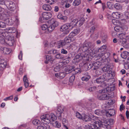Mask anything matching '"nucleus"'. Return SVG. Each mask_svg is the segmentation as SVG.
<instances>
[{
    "mask_svg": "<svg viewBox=\"0 0 129 129\" xmlns=\"http://www.w3.org/2000/svg\"><path fill=\"white\" fill-rule=\"evenodd\" d=\"M94 47V44L91 42H85L80 45V49L83 52L82 54L84 55V57H87L92 52V49Z\"/></svg>",
    "mask_w": 129,
    "mask_h": 129,
    "instance_id": "1",
    "label": "nucleus"
},
{
    "mask_svg": "<svg viewBox=\"0 0 129 129\" xmlns=\"http://www.w3.org/2000/svg\"><path fill=\"white\" fill-rule=\"evenodd\" d=\"M90 121L91 122V124L88 125L89 129H96L102 126L103 123H106V121L98 118L95 116H91Z\"/></svg>",
    "mask_w": 129,
    "mask_h": 129,
    "instance_id": "2",
    "label": "nucleus"
},
{
    "mask_svg": "<svg viewBox=\"0 0 129 129\" xmlns=\"http://www.w3.org/2000/svg\"><path fill=\"white\" fill-rule=\"evenodd\" d=\"M107 90L106 89L103 88L99 90V93L101 94L98 97V98L100 100H105L110 99V96L109 94H107Z\"/></svg>",
    "mask_w": 129,
    "mask_h": 129,
    "instance_id": "3",
    "label": "nucleus"
},
{
    "mask_svg": "<svg viewBox=\"0 0 129 129\" xmlns=\"http://www.w3.org/2000/svg\"><path fill=\"white\" fill-rule=\"evenodd\" d=\"M113 67V64L108 62L102 69L103 72H106L109 74H111L112 71V68Z\"/></svg>",
    "mask_w": 129,
    "mask_h": 129,
    "instance_id": "4",
    "label": "nucleus"
},
{
    "mask_svg": "<svg viewBox=\"0 0 129 129\" xmlns=\"http://www.w3.org/2000/svg\"><path fill=\"white\" fill-rule=\"evenodd\" d=\"M106 48L107 46L106 45H103L99 49L98 51L100 52H102V56L104 55V56L106 57V58H107L109 57L110 55V53L108 52L104 53L103 52L104 51L106 50Z\"/></svg>",
    "mask_w": 129,
    "mask_h": 129,
    "instance_id": "5",
    "label": "nucleus"
},
{
    "mask_svg": "<svg viewBox=\"0 0 129 129\" xmlns=\"http://www.w3.org/2000/svg\"><path fill=\"white\" fill-rule=\"evenodd\" d=\"M70 27L69 25V23L64 24L61 26L60 28L61 31L63 32L65 34H68L70 31L69 28Z\"/></svg>",
    "mask_w": 129,
    "mask_h": 129,
    "instance_id": "6",
    "label": "nucleus"
},
{
    "mask_svg": "<svg viewBox=\"0 0 129 129\" xmlns=\"http://www.w3.org/2000/svg\"><path fill=\"white\" fill-rule=\"evenodd\" d=\"M64 110V107L62 106H59L57 107V116L58 117L59 119H61V114L63 112Z\"/></svg>",
    "mask_w": 129,
    "mask_h": 129,
    "instance_id": "7",
    "label": "nucleus"
},
{
    "mask_svg": "<svg viewBox=\"0 0 129 129\" xmlns=\"http://www.w3.org/2000/svg\"><path fill=\"white\" fill-rule=\"evenodd\" d=\"M6 3L7 7H9V9L11 11H13L15 9V5L13 2L8 1L6 2Z\"/></svg>",
    "mask_w": 129,
    "mask_h": 129,
    "instance_id": "8",
    "label": "nucleus"
},
{
    "mask_svg": "<svg viewBox=\"0 0 129 129\" xmlns=\"http://www.w3.org/2000/svg\"><path fill=\"white\" fill-rule=\"evenodd\" d=\"M43 19L45 20H48L52 17L51 14L49 12H44L42 13Z\"/></svg>",
    "mask_w": 129,
    "mask_h": 129,
    "instance_id": "9",
    "label": "nucleus"
},
{
    "mask_svg": "<svg viewBox=\"0 0 129 129\" xmlns=\"http://www.w3.org/2000/svg\"><path fill=\"white\" fill-rule=\"evenodd\" d=\"M74 68L75 67L74 66H72L70 67L69 70V72L70 73L73 71L74 72L75 74H77L78 73H80L81 72V69L80 68H77L75 69H74Z\"/></svg>",
    "mask_w": 129,
    "mask_h": 129,
    "instance_id": "10",
    "label": "nucleus"
},
{
    "mask_svg": "<svg viewBox=\"0 0 129 129\" xmlns=\"http://www.w3.org/2000/svg\"><path fill=\"white\" fill-rule=\"evenodd\" d=\"M105 76L104 75L102 76L97 78L96 80H95L94 82H96L98 83H101L105 81Z\"/></svg>",
    "mask_w": 129,
    "mask_h": 129,
    "instance_id": "11",
    "label": "nucleus"
},
{
    "mask_svg": "<svg viewBox=\"0 0 129 129\" xmlns=\"http://www.w3.org/2000/svg\"><path fill=\"white\" fill-rule=\"evenodd\" d=\"M63 63L61 62L59 64H57L54 68V71L56 72L59 71L63 68Z\"/></svg>",
    "mask_w": 129,
    "mask_h": 129,
    "instance_id": "12",
    "label": "nucleus"
},
{
    "mask_svg": "<svg viewBox=\"0 0 129 129\" xmlns=\"http://www.w3.org/2000/svg\"><path fill=\"white\" fill-rule=\"evenodd\" d=\"M65 75L66 74L65 73L61 72L56 73L55 74V76L58 78L62 79L65 76Z\"/></svg>",
    "mask_w": 129,
    "mask_h": 129,
    "instance_id": "13",
    "label": "nucleus"
},
{
    "mask_svg": "<svg viewBox=\"0 0 129 129\" xmlns=\"http://www.w3.org/2000/svg\"><path fill=\"white\" fill-rule=\"evenodd\" d=\"M78 22V20L77 19H75L73 20L70 23H69V25L70 27H71V28H73L74 27L77 25Z\"/></svg>",
    "mask_w": 129,
    "mask_h": 129,
    "instance_id": "14",
    "label": "nucleus"
},
{
    "mask_svg": "<svg viewBox=\"0 0 129 129\" xmlns=\"http://www.w3.org/2000/svg\"><path fill=\"white\" fill-rule=\"evenodd\" d=\"M2 31V30L0 29V34H2V35L3 36V37H4L5 38H7L8 39V41L12 40V39L11 37L8 36L7 33V35L6 34H5V33H3Z\"/></svg>",
    "mask_w": 129,
    "mask_h": 129,
    "instance_id": "15",
    "label": "nucleus"
},
{
    "mask_svg": "<svg viewBox=\"0 0 129 129\" xmlns=\"http://www.w3.org/2000/svg\"><path fill=\"white\" fill-rule=\"evenodd\" d=\"M99 62H96L93 63L91 64V65L92 66L91 69L92 70H96L97 69L100 67V65L99 64Z\"/></svg>",
    "mask_w": 129,
    "mask_h": 129,
    "instance_id": "16",
    "label": "nucleus"
},
{
    "mask_svg": "<svg viewBox=\"0 0 129 129\" xmlns=\"http://www.w3.org/2000/svg\"><path fill=\"white\" fill-rule=\"evenodd\" d=\"M90 78V76L88 74L86 73L84 74V76L81 79L83 81H87Z\"/></svg>",
    "mask_w": 129,
    "mask_h": 129,
    "instance_id": "17",
    "label": "nucleus"
},
{
    "mask_svg": "<svg viewBox=\"0 0 129 129\" xmlns=\"http://www.w3.org/2000/svg\"><path fill=\"white\" fill-rule=\"evenodd\" d=\"M81 119L85 121H90L91 120L90 117L85 114H83Z\"/></svg>",
    "mask_w": 129,
    "mask_h": 129,
    "instance_id": "18",
    "label": "nucleus"
},
{
    "mask_svg": "<svg viewBox=\"0 0 129 129\" xmlns=\"http://www.w3.org/2000/svg\"><path fill=\"white\" fill-rule=\"evenodd\" d=\"M7 64V62L5 60L0 59V66L1 68H5Z\"/></svg>",
    "mask_w": 129,
    "mask_h": 129,
    "instance_id": "19",
    "label": "nucleus"
},
{
    "mask_svg": "<svg viewBox=\"0 0 129 129\" xmlns=\"http://www.w3.org/2000/svg\"><path fill=\"white\" fill-rule=\"evenodd\" d=\"M42 7L44 10L47 11H50L52 9L51 6L49 5L48 4L43 5Z\"/></svg>",
    "mask_w": 129,
    "mask_h": 129,
    "instance_id": "20",
    "label": "nucleus"
},
{
    "mask_svg": "<svg viewBox=\"0 0 129 129\" xmlns=\"http://www.w3.org/2000/svg\"><path fill=\"white\" fill-rule=\"evenodd\" d=\"M74 40V39H72L69 37V36L66 37L63 41L65 42V44L66 43H70Z\"/></svg>",
    "mask_w": 129,
    "mask_h": 129,
    "instance_id": "21",
    "label": "nucleus"
},
{
    "mask_svg": "<svg viewBox=\"0 0 129 129\" xmlns=\"http://www.w3.org/2000/svg\"><path fill=\"white\" fill-rule=\"evenodd\" d=\"M57 17L58 19L63 20V21H66L67 20V17L66 16H63L61 14H58Z\"/></svg>",
    "mask_w": 129,
    "mask_h": 129,
    "instance_id": "22",
    "label": "nucleus"
},
{
    "mask_svg": "<svg viewBox=\"0 0 129 129\" xmlns=\"http://www.w3.org/2000/svg\"><path fill=\"white\" fill-rule=\"evenodd\" d=\"M57 47L59 48L64 46L65 45V42L63 40H60L57 43Z\"/></svg>",
    "mask_w": 129,
    "mask_h": 129,
    "instance_id": "23",
    "label": "nucleus"
},
{
    "mask_svg": "<svg viewBox=\"0 0 129 129\" xmlns=\"http://www.w3.org/2000/svg\"><path fill=\"white\" fill-rule=\"evenodd\" d=\"M51 24L52 26L54 27V28L55 27L58 25V24L57 21H55L54 19H52L51 20Z\"/></svg>",
    "mask_w": 129,
    "mask_h": 129,
    "instance_id": "24",
    "label": "nucleus"
},
{
    "mask_svg": "<svg viewBox=\"0 0 129 129\" xmlns=\"http://www.w3.org/2000/svg\"><path fill=\"white\" fill-rule=\"evenodd\" d=\"M129 55V53L127 51H124L122 52L121 54V57L123 58H126Z\"/></svg>",
    "mask_w": 129,
    "mask_h": 129,
    "instance_id": "25",
    "label": "nucleus"
},
{
    "mask_svg": "<svg viewBox=\"0 0 129 129\" xmlns=\"http://www.w3.org/2000/svg\"><path fill=\"white\" fill-rule=\"evenodd\" d=\"M85 20V19L83 17H82L79 20H78L77 23L78 25V26H81L84 23Z\"/></svg>",
    "mask_w": 129,
    "mask_h": 129,
    "instance_id": "26",
    "label": "nucleus"
},
{
    "mask_svg": "<svg viewBox=\"0 0 129 129\" xmlns=\"http://www.w3.org/2000/svg\"><path fill=\"white\" fill-rule=\"evenodd\" d=\"M49 118H50V115L49 114H45L42 115L41 116L40 118L41 120H44Z\"/></svg>",
    "mask_w": 129,
    "mask_h": 129,
    "instance_id": "27",
    "label": "nucleus"
},
{
    "mask_svg": "<svg viewBox=\"0 0 129 129\" xmlns=\"http://www.w3.org/2000/svg\"><path fill=\"white\" fill-rule=\"evenodd\" d=\"M112 15L114 18L118 19L120 17V14H119L118 12H113L112 13Z\"/></svg>",
    "mask_w": 129,
    "mask_h": 129,
    "instance_id": "28",
    "label": "nucleus"
},
{
    "mask_svg": "<svg viewBox=\"0 0 129 129\" xmlns=\"http://www.w3.org/2000/svg\"><path fill=\"white\" fill-rule=\"evenodd\" d=\"M54 29V27L52 26L51 25H48L47 31L46 32V33H48L52 32Z\"/></svg>",
    "mask_w": 129,
    "mask_h": 129,
    "instance_id": "29",
    "label": "nucleus"
},
{
    "mask_svg": "<svg viewBox=\"0 0 129 129\" xmlns=\"http://www.w3.org/2000/svg\"><path fill=\"white\" fill-rule=\"evenodd\" d=\"M96 27L95 25H93L91 26L89 30V32L92 34H93Z\"/></svg>",
    "mask_w": 129,
    "mask_h": 129,
    "instance_id": "30",
    "label": "nucleus"
},
{
    "mask_svg": "<svg viewBox=\"0 0 129 129\" xmlns=\"http://www.w3.org/2000/svg\"><path fill=\"white\" fill-rule=\"evenodd\" d=\"M81 3L80 0H75L73 2V5L75 6H77L79 5Z\"/></svg>",
    "mask_w": 129,
    "mask_h": 129,
    "instance_id": "31",
    "label": "nucleus"
},
{
    "mask_svg": "<svg viewBox=\"0 0 129 129\" xmlns=\"http://www.w3.org/2000/svg\"><path fill=\"white\" fill-rule=\"evenodd\" d=\"M46 60L45 61V63L47 64L48 63L49 61L52 60V57L51 55H47L46 57Z\"/></svg>",
    "mask_w": 129,
    "mask_h": 129,
    "instance_id": "32",
    "label": "nucleus"
},
{
    "mask_svg": "<svg viewBox=\"0 0 129 129\" xmlns=\"http://www.w3.org/2000/svg\"><path fill=\"white\" fill-rule=\"evenodd\" d=\"M8 33H14L16 31V29L15 28H7Z\"/></svg>",
    "mask_w": 129,
    "mask_h": 129,
    "instance_id": "33",
    "label": "nucleus"
},
{
    "mask_svg": "<svg viewBox=\"0 0 129 129\" xmlns=\"http://www.w3.org/2000/svg\"><path fill=\"white\" fill-rule=\"evenodd\" d=\"M118 42L121 43V45L122 46H124L126 44V40L124 38L122 39H119Z\"/></svg>",
    "mask_w": 129,
    "mask_h": 129,
    "instance_id": "34",
    "label": "nucleus"
},
{
    "mask_svg": "<svg viewBox=\"0 0 129 129\" xmlns=\"http://www.w3.org/2000/svg\"><path fill=\"white\" fill-rule=\"evenodd\" d=\"M55 57L57 59H63L64 58L63 55L60 53L57 54L55 55Z\"/></svg>",
    "mask_w": 129,
    "mask_h": 129,
    "instance_id": "35",
    "label": "nucleus"
},
{
    "mask_svg": "<svg viewBox=\"0 0 129 129\" xmlns=\"http://www.w3.org/2000/svg\"><path fill=\"white\" fill-rule=\"evenodd\" d=\"M84 66L86 70H89L91 69L92 67L91 64L90 63H85Z\"/></svg>",
    "mask_w": 129,
    "mask_h": 129,
    "instance_id": "36",
    "label": "nucleus"
},
{
    "mask_svg": "<svg viewBox=\"0 0 129 129\" xmlns=\"http://www.w3.org/2000/svg\"><path fill=\"white\" fill-rule=\"evenodd\" d=\"M4 49V53L5 54H9L11 52V49L9 48L5 47Z\"/></svg>",
    "mask_w": 129,
    "mask_h": 129,
    "instance_id": "37",
    "label": "nucleus"
},
{
    "mask_svg": "<svg viewBox=\"0 0 129 129\" xmlns=\"http://www.w3.org/2000/svg\"><path fill=\"white\" fill-rule=\"evenodd\" d=\"M50 118H49L44 120H42L41 121L44 124H48L50 122Z\"/></svg>",
    "mask_w": 129,
    "mask_h": 129,
    "instance_id": "38",
    "label": "nucleus"
},
{
    "mask_svg": "<svg viewBox=\"0 0 129 129\" xmlns=\"http://www.w3.org/2000/svg\"><path fill=\"white\" fill-rule=\"evenodd\" d=\"M50 119H51V120H52V121H53L54 120H55L57 119L56 116L53 113H51L50 114Z\"/></svg>",
    "mask_w": 129,
    "mask_h": 129,
    "instance_id": "39",
    "label": "nucleus"
},
{
    "mask_svg": "<svg viewBox=\"0 0 129 129\" xmlns=\"http://www.w3.org/2000/svg\"><path fill=\"white\" fill-rule=\"evenodd\" d=\"M108 113L110 116H113L115 114V111L114 110H111L109 111Z\"/></svg>",
    "mask_w": 129,
    "mask_h": 129,
    "instance_id": "40",
    "label": "nucleus"
},
{
    "mask_svg": "<svg viewBox=\"0 0 129 129\" xmlns=\"http://www.w3.org/2000/svg\"><path fill=\"white\" fill-rule=\"evenodd\" d=\"M40 122V121L38 119L34 120L33 121V123L34 125H38Z\"/></svg>",
    "mask_w": 129,
    "mask_h": 129,
    "instance_id": "41",
    "label": "nucleus"
},
{
    "mask_svg": "<svg viewBox=\"0 0 129 129\" xmlns=\"http://www.w3.org/2000/svg\"><path fill=\"white\" fill-rule=\"evenodd\" d=\"M119 21L118 20L115 19H112V22L114 25H118L119 23Z\"/></svg>",
    "mask_w": 129,
    "mask_h": 129,
    "instance_id": "42",
    "label": "nucleus"
},
{
    "mask_svg": "<svg viewBox=\"0 0 129 129\" xmlns=\"http://www.w3.org/2000/svg\"><path fill=\"white\" fill-rule=\"evenodd\" d=\"M48 26L47 24H43L42 26V29L43 30H46V32L47 31V29L48 28Z\"/></svg>",
    "mask_w": 129,
    "mask_h": 129,
    "instance_id": "43",
    "label": "nucleus"
},
{
    "mask_svg": "<svg viewBox=\"0 0 129 129\" xmlns=\"http://www.w3.org/2000/svg\"><path fill=\"white\" fill-rule=\"evenodd\" d=\"M107 36L106 35H104L103 36L102 38V41L103 43L106 42L107 41Z\"/></svg>",
    "mask_w": 129,
    "mask_h": 129,
    "instance_id": "44",
    "label": "nucleus"
},
{
    "mask_svg": "<svg viewBox=\"0 0 129 129\" xmlns=\"http://www.w3.org/2000/svg\"><path fill=\"white\" fill-rule=\"evenodd\" d=\"M46 126L44 124H43L37 127V129H46Z\"/></svg>",
    "mask_w": 129,
    "mask_h": 129,
    "instance_id": "45",
    "label": "nucleus"
},
{
    "mask_svg": "<svg viewBox=\"0 0 129 129\" xmlns=\"http://www.w3.org/2000/svg\"><path fill=\"white\" fill-rule=\"evenodd\" d=\"M6 20L7 23L8 25H11L14 22V21H12L11 19H8Z\"/></svg>",
    "mask_w": 129,
    "mask_h": 129,
    "instance_id": "46",
    "label": "nucleus"
},
{
    "mask_svg": "<svg viewBox=\"0 0 129 129\" xmlns=\"http://www.w3.org/2000/svg\"><path fill=\"white\" fill-rule=\"evenodd\" d=\"M82 55L81 54H80V55H79V54L77 55L75 57V58L74 59V60H77L79 58H80V57H84V55Z\"/></svg>",
    "mask_w": 129,
    "mask_h": 129,
    "instance_id": "47",
    "label": "nucleus"
},
{
    "mask_svg": "<svg viewBox=\"0 0 129 129\" xmlns=\"http://www.w3.org/2000/svg\"><path fill=\"white\" fill-rule=\"evenodd\" d=\"M75 78V76L74 75L71 76L69 78V81L70 82H72L74 81Z\"/></svg>",
    "mask_w": 129,
    "mask_h": 129,
    "instance_id": "48",
    "label": "nucleus"
},
{
    "mask_svg": "<svg viewBox=\"0 0 129 129\" xmlns=\"http://www.w3.org/2000/svg\"><path fill=\"white\" fill-rule=\"evenodd\" d=\"M94 113L97 115H99L102 114V112L99 110H96L95 111Z\"/></svg>",
    "mask_w": 129,
    "mask_h": 129,
    "instance_id": "49",
    "label": "nucleus"
},
{
    "mask_svg": "<svg viewBox=\"0 0 129 129\" xmlns=\"http://www.w3.org/2000/svg\"><path fill=\"white\" fill-rule=\"evenodd\" d=\"M76 116L79 119H81L82 117V116L79 112H77L76 113Z\"/></svg>",
    "mask_w": 129,
    "mask_h": 129,
    "instance_id": "50",
    "label": "nucleus"
},
{
    "mask_svg": "<svg viewBox=\"0 0 129 129\" xmlns=\"http://www.w3.org/2000/svg\"><path fill=\"white\" fill-rule=\"evenodd\" d=\"M114 122V120L112 119H109L108 122H107V123L110 125H112L113 123Z\"/></svg>",
    "mask_w": 129,
    "mask_h": 129,
    "instance_id": "51",
    "label": "nucleus"
},
{
    "mask_svg": "<svg viewBox=\"0 0 129 129\" xmlns=\"http://www.w3.org/2000/svg\"><path fill=\"white\" fill-rule=\"evenodd\" d=\"M6 25L5 23L3 22H0V27L4 28L5 27Z\"/></svg>",
    "mask_w": 129,
    "mask_h": 129,
    "instance_id": "52",
    "label": "nucleus"
},
{
    "mask_svg": "<svg viewBox=\"0 0 129 129\" xmlns=\"http://www.w3.org/2000/svg\"><path fill=\"white\" fill-rule=\"evenodd\" d=\"M55 123V124L56 127L58 128H59L61 127V124L58 121H56Z\"/></svg>",
    "mask_w": 129,
    "mask_h": 129,
    "instance_id": "53",
    "label": "nucleus"
},
{
    "mask_svg": "<svg viewBox=\"0 0 129 129\" xmlns=\"http://www.w3.org/2000/svg\"><path fill=\"white\" fill-rule=\"evenodd\" d=\"M75 36L76 35L73 31H72L70 33L68 36L71 38L74 39L73 37Z\"/></svg>",
    "mask_w": 129,
    "mask_h": 129,
    "instance_id": "54",
    "label": "nucleus"
},
{
    "mask_svg": "<svg viewBox=\"0 0 129 129\" xmlns=\"http://www.w3.org/2000/svg\"><path fill=\"white\" fill-rule=\"evenodd\" d=\"M114 7L116 9H119L120 8V6L119 4L116 3L115 4Z\"/></svg>",
    "mask_w": 129,
    "mask_h": 129,
    "instance_id": "55",
    "label": "nucleus"
},
{
    "mask_svg": "<svg viewBox=\"0 0 129 129\" xmlns=\"http://www.w3.org/2000/svg\"><path fill=\"white\" fill-rule=\"evenodd\" d=\"M118 37L120 39H122L124 38L125 37V35L123 34H119Z\"/></svg>",
    "mask_w": 129,
    "mask_h": 129,
    "instance_id": "56",
    "label": "nucleus"
},
{
    "mask_svg": "<svg viewBox=\"0 0 129 129\" xmlns=\"http://www.w3.org/2000/svg\"><path fill=\"white\" fill-rule=\"evenodd\" d=\"M13 98V95H11L9 97H6L4 99V100L5 101H7L10 100H12Z\"/></svg>",
    "mask_w": 129,
    "mask_h": 129,
    "instance_id": "57",
    "label": "nucleus"
},
{
    "mask_svg": "<svg viewBox=\"0 0 129 129\" xmlns=\"http://www.w3.org/2000/svg\"><path fill=\"white\" fill-rule=\"evenodd\" d=\"M73 32L76 35L79 33L80 30L79 29H74V30Z\"/></svg>",
    "mask_w": 129,
    "mask_h": 129,
    "instance_id": "58",
    "label": "nucleus"
},
{
    "mask_svg": "<svg viewBox=\"0 0 129 129\" xmlns=\"http://www.w3.org/2000/svg\"><path fill=\"white\" fill-rule=\"evenodd\" d=\"M5 43L4 37L1 36H0V43L2 44H4Z\"/></svg>",
    "mask_w": 129,
    "mask_h": 129,
    "instance_id": "59",
    "label": "nucleus"
},
{
    "mask_svg": "<svg viewBox=\"0 0 129 129\" xmlns=\"http://www.w3.org/2000/svg\"><path fill=\"white\" fill-rule=\"evenodd\" d=\"M96 88L95 87H90L88 89V90L89 91L91 92L93 91Z\"/></svg>",
    "mask_w": 129,
    "mask_h": 129,
    "instance_id": "60",
    "label": "nucleus"
},
{
    "mask_svg": "<svg viewBox=\"0 0 129 129\" xmlns=\"http://www.w3.org/2000/svg\"><path fill=\"white\" fill-rule=\"evenodd\" d=\"M68 51L64 49H63L61 50V53L66 54L68 53Z\"/></svg>",
    "mask_w": 129,
    "mask_h": 129,
    "instance_id": "61",
    "label": "nucleus"
},
{
    "mask_svg": "<svg viewBox=\"0 0 129 129\" xmlns=\"http://www.w3.org/2000/svg\"><path fill=\"white\" fill-rule=\"evenodd\" d=\"M62 123L63 125V126L64 127L66 128V127L65 126H67L66 125V123H67V120H66L65 119H63L62 120Z\"/></svg>",
    "mask_w": 129,
    "mask_h": 129,
    "instance_id": "62",
    "label": "nucleus"
},
{
    "mask_svg": "<svg viewBox=\"0 0 129 129\" xmlns=\"http://www.w3.org/2000/svg\"><path fill=\"white\" fill-rule=\"evenodd\" d=\"M22 51H20V53L18 57L19 59L21 60L22 59Z\"/></svg>",
    "mask_w": 129,
    "mask_h": 129,
    "instance_id": "63",
    "label": "nucleus"
},
{
    "mask_svg": "<svg viewBox=\"0 0 129 129\" xmlns=\"http://www.w3.org/2000/svg\"><path fill=\"white\" fill-rule=\"evenodd\" d=\"M120 28L118 26H116L114 28L115 30L118 32H120Z\"/></svg>",
    "mask_w": 129,
    "mask_h": 129,
    "instance_id": "64",
    "label": "nucleus"
}]
</instances>
